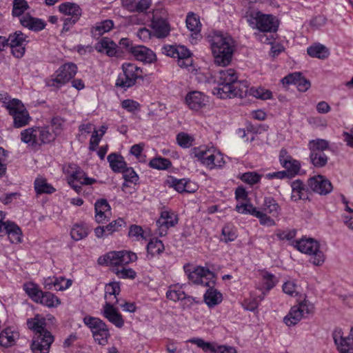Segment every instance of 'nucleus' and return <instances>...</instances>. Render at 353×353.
Here are the masks:
<instances>
[{
  "instance_id": "1",
  "label": "nucleus",
  "mask_w": 353,
  "mask_h": 353,
  "mask_svg": "<svg viewBox=\"0 0 353 353\" xmlns=\"http://www.w3.org/2000/svg\"><path fill=\"white\" fill-rule=\"evenodd\" d=\"M217 87L213 88V94L221 99L240 97L248 93V82L237 81L236 74L234 69L221 70L217 77Z\"/></svg>"
},
{
  "instance_id": "2",
  "label": "nucleus",
  "mask_w": 353,
  "mask_h": 353,
  "mask_svg": "<svg viewBox=\"0 0 353 353\" xmlns=\"http://www.w3.org/2000/svg\"><path fill=\"white\" fill-rule=\"evenodd\" d=\"M211 48L215 63L225 66L230 63L233 54L231 37L216 34L212 39Z\"/></svg>"
},
{
  "instance_id": "3",
  "label": "nucleus",
  "mask_w": 353,
  "mask_h": 353,
  "mask_svg": "<svg viewBox=\"0 0 353 353\" xmlns=\"http://www.w3.org/2000/svg\"><path fill=\"white\" fill-rule=\"evenodd\" d=\"M247 21L253 29L261 32L275 33L278 30L279 21L272 14H263L261 11L250 10L246 14Z\"/></svg>"
},
{
  "instance_id": "4",
  "label": "nucleus",
  "mask_w": 353,
  "mask_h": 353,
  "mask_svg": "<svg viewBox=\"0 0 353 353\" xmlns=\"http://www.w3.org/2000/svg\"><path fill=\"white\" fill-rule=\"evenodd\" d=\"M295 247L302 253L311 255L310 261L314 265L320 266L325 261V256L322 251L319 250V243L312 238H303L296 241Z\"/></svg>"
},
{
  "instance_id": "5",
  "label": "nucleus",
  "mask_w": 353,
  "mask_h": 353,
  "mask_svg": "<svg viewBox=\"0 0 353 353\" xmlns=\"http://www.w3.org/2000/svg\"><path fill=\"white\" fill-rule=\"evenodd\" d=\"M123 74H120L117 79V87L126 89L133 86L139 79H143L142 70L132 63H125L122 65Z\"/></svg>"
},
{
  "instance_id": "6",
  "label": "nucleus",
  "mask_w": 353,
  "mask_h": 353,
  "mask_svg": "<svg viewBox=\"0 0 353 353\" xmlns=\"http://www.w3.org/2000/svg\"><path fill=\"white\" fill-rule=\"evenodd\" d=\"M308 148L310 151V159L311 163L316 168H323L327 163L328 158L324 150L329 148L327 141L322 139H313L309 141Z\"/></svg>"
},
{
  "instance_id": "7",
  "label": "nucleus",
  "mask_w": 353,
  "mask_h": 353,
  "mask_svg": "<svg viewBox=\"0 0 353 353\" xmlns=\"http://www.w3.org/2000/svg\"><path fill=\"white\" fill-rule=\"evenodd\" d=\"M3 104L9 114L13 117L14 128H21L28 123L30 119L29 113L20 100L13 99L12 101H3Z\"/></svg>"
},
{
  "instance_id": "8",
  "label": "nucleus",
  "mask_w": 353,
  "mask_h": 353,
  "mask_svg": "<svg viewBox=\"0 0 353 353\" xmlns=\"http://www.w3.org/2000/svg\"><path fill=\"white\" fill-rule=\"evenodd\" d=\"M162 53L173 58H177L179 66L188 68L192 65V53L183 46H165L161 49Z\"/></svg>"
},
{
  "instance_id": "9",
  "label": "nucleus",
  "mask_w": 353,
  "mask_h": 353,
  "mask_svg": "<svg viewBox=\"0 0 353 353\" xmlns=\"http://www.w3.org/2000/svg\"><path fill=\"white\" fill-rule=\"evenodd\" d=\"M77 67L72 63H68L61 65L56 72V77L47 81L48 86L60 87L69 81L76 74Z\"/></svg>"
},
{
  "instance_id": "10",
  "label": "nucleus",
  "mask_w": 353,
  "mask_h": 353,
  "mask_svg": "<svg viewBox=\"0 0 353 353\" xmlns=\"http://www.w3.org/2000/svg\"><path fill=\"white\" fill-rule=\"evenodd\" d=\"M63 171L68 174V183L76 192H80L82 185L88 184V177L85 173L75 164L63 168Z\"/></svg>"
},
{
  "instance_id": "11",
  "label": "nucleus",
  "mask_w": 353,
  "mask_h": 353,
  "mask_svg": "<svg viewBox=\"0 0 353 353\" xmlns=\"http://www.w3.org/2000/svg\"><path fill=\"white\" fill-rule=\"evenodd\" d=\"M27 36L21 31H16L13 34H10L8 38H6L7 46H10L12 49L11 52L14 57L21 58L23 56L26 48L23 46L24 43H27Z\"/></svg>"
},
{
  "instance_id": "12",
  "label": "nucleus",
  "mask_w": 353,
  "mask_h": 353,
  "mask_svg": "<svg viewBox=\"0 0 353 353\" xmlns=\"http://www.w3.org/2000/svg\"><path fill=\"white\" fill-rule=\"evenodd\" d=\"M45 333L34 336L30 345L33 353H49L54 339L50 332Z\"/></svg>"
},
{
  "instance_id": "13",
  "label": "nucleus",
  "mask_w": 353,
  "mask_h": 353,
  "mask_svg": "<svg viewBox=\"0 0 353 353\" xmlns=\"http://www.w3.org/2000/svg\"><path fill=\"white\" fill-rule=\"evenodd\" d=\"M94 49L100 53H104L109 57H119L123 53L121 47H119L109 37H102L95 45Z\"/></svg>"
},
{
  "instance_id": "14",
  "label": "nucleus",
  "mask_w": 353,
  "mask_h": 353,
  "mask_svg": "<svg viewBox=\"0 0 353 353\" xmlns=\"http://www.w3.org/2000/svg\"><path fill=\"white\" fill-rule=\"evenodd\" d=\"M309 188L316 193L326 195L333 189L331 182L322 175L314 176L307 181Z\"/></svg>"
},
{
  "instance_id": "15",
  "label": "nucleus",
  "mask_w": 353,
  "mask_h": 353,
  "mask_svg": "<svg viewBox=\"0 0 353 353\" xmlns=\"http://www.w3.org/2000/svg\"><path fill=\"white\" fill-rule=\"evenodd\" d=\"M281 82L283 85H296L300 92H305L311 86L310 81L302 77L301 72L289 74L281 79Z\"/></svg>"
},
{
  "instance_id": "16",
  "label": "nucleus",
  "mask_w": 353,
  "mask_h": 353,
  "mask_svg": "<svg viewBox=\"0 0 353 353\" xmlns=\"http://www.w3.org/2000/svg\"><path fill=\"white\" fill-rule=\"evenodd\" d=\"M125 221L121 218H119L105 226L97 227L94 229V234L97 237L101 238L104 235H110L115 232L120 231L122 228L125 227Z\"/></svg>"
},
{
  "instance_id": "17",
  "label": "nucleus",
  "mask_w": 353,
  "mask_h": 353,
  "mask_svg": "<svg viewBox=\"0 0 353 353\" xmlns=\"http://www.w3.org/2000/svg\"><path fill=\"white\" fill-rule=\"evenodd\" d=\"M103 315L118 328H121L124 325L122 315L110 303L105 302L103 306Z\"/></svg>"
},
{
  "instance_id": "18",
  "label": "nucleus",
  "mask_w": 353,
  "mask_h": 353,
  "mask_svg": "<svg viewBox=\"0 0 353 353\" xmlns=\"http://www.w3.org/2000/svg\"><path fill=\"white\" fill-rule=\"evenodd\" d=\"M185 102L191 110H199L205 106L208 100L207 97L202 92L193 91L186 95Z\"/></svg>"
},
{
  "instance_id": "19",
  "label": "nucleus",
  "mask_w": 353,
  "mask_h": 353,
  "mask_svg": "<svg viewBox=\"0 0 353 353\" xmlns=\"http://www.w3.org/2000/svg\"><path fill=\"white\" fill-rule=\"evenodd\" d=\"M95 220L98 223L108 221L111 214V208L106 199L98 200L94 204Z\"/></svg>"
},
{
  "instance_id": "20",
  "label": "nucleus",
  "mask_w": 353,
  "mask_h": 353,
  "mask_svg": "<svg viewBox=\"0 0 353 353\" xmlns=\"http://www.w3.org/2000/svg\"><path fill=\"white\" fill-rule=\"evenodd\" d=\"M131 54L138 61L151 63L156 61V54L150 49L143 46H135L131 48Z\"/></svg>"
},
{
  "instance_id": "21",
  "label": "nucleus",
  "mask_w": 353,
  "mask_h": 353,
  "mask_svg": "<svg viewBox=\"0 0 353 353\" xmlns=\"http://www.w3.org/2000/svg\"><path fill=\"white\" fill-rule=\"evenodd\" d=\"M291 199L294 201L299 200H309V190L302 181L297 179L292 182Z\"/></svg>"
},
{
  "instance_id": "22",
  "label": "nucleus",
  "mask_w": 353,
  "mask_h": 353,
  "mask_svg": "<svg viewBox=\"0 0 353 353\" xmlns=\"http://www.w3.org/2000/svg\"><path fill=\"white\" fill-rule=\"evenodd\" d=\"M21 24L29 30L38 32L43 30L46 26V22L39 18L32 17L30 14L23 15L20 18Z\"/></svg>"
},
{
  "instance_id": "23",
  "label": "nucleus",
  "mask_w": 353,
  "mask_h": 353,
  "mask_svg": "<svg viewBox=\"0 0 353 353\" xmlns=\"http://www.w3.org/2000/svg\"><path fill=\"white\" fill-rule=\"evenodd\" d=\"M152 27L158 38H164L169 35L170 27L168 21L161 17H154Z\"/></svg>"
},
{
  "instance_id": "24",
  "label": "nucleus",
  "mask_w": 353,
  "mask_h": 353,
  "mask_svg": "<svg viewBox=\"0 0 353 353\" xmlns=\"http://www.w3.org/2000/svg\"><path fill=\"white\" fill-rule=\"evenodd\" d=\"M27 325L30 330L34 332V335L39 334H46L50 332L46 328V319L37 314L34 318L29 319L27 321Z\"/></svg>"
},
{
  "instance_id": "25",
  "label": "nucleus",
  "mask_w": 353,
  "mask_h": 353,
  "mask_svg": "<svg viewBox=\"0 0 353 353\" xmlns=\"http://www.w3.org/2000/svg\"><path fill=\"white\" fill-rule=\"evenodd\" d=\"M59 10L60 12L68 15L70 18H79L81 16L82 11L79 5L74 3L65 2L59 5Z\"/></svg>"
},
{
  "instance_id": "26",
  "label": "nucleus",
  "mask_w": 353,
  "mask_h": 353,
  "mask_svg": "<svg viewBox=\"0 0 353 353\" xmlns=\"http://www.w3.org/2000/svg\"><path fill=\"white\" fill-rule=\"evenodd\" d=\"M110 167L114 172H121L127 167L124 158L119 154L111 153L107 157Z\"/></svg>"
},
{
  "instance_id": "27",
  "label": "nucleus",
  "mask_w": 353,
  "mask_h": 353,
  "mask_svg": "<svg viewBox=\"0 0 353 353\" xmlns=\"http://www.w3.org/2000/svg\"><path fill=\"white\" fill-rule=\"evenodd\" d=\"M19 336V333L11 327L4 329L0 333V345L6 347L13 345Z\"/></svg>"
},
{
  "instance_id": "28",
  "label": "nucleus",
  "mask_w": 353,
  "mask_h": 353,
  "mask_svg": "<svg viewBox=\"0 0 353 353\" xmlns=\"http://www.w3.org/2000/svg\"><path fill=\"white\" fill-rule=\"evenodd\" d=\"M90 329L92 333L94 339H98V333L102 332V336H105V332H109L106 324L98 318L90 316Z\"/></svg>"
},
{
  "instance_id": "29",
  "label": "nucleus",
  "mask_w": 353,
  "mask_h": 353,
  "mask_svg": "<svg viewBox=\"0 0 353 353\" xmlns=\"http://www.w3.org/2000/svg\"><path fill=\"white\" fill-rule=\"evenodd\" d=\"M333 339L340 353H353V343L345 341L340 332L333 334Z\"/></svg>"
},
{
  "instance_id": "30",
  "label": "nucleus",
  "mask_w": 353,
  "mask_h": 353,
  "mask_svg": "<svg viewBox=\"0 0 353 353\" xmlns=\"http://www.w3.org/2000/svg\"><path fill=\"white\" fill-rule=\"evenodd\" d=\"M203 298L205 303L210 307L219 304L223 300L222 294L213 288H210L206 291Z\"/></svg>"
},
{
  "instance_id": "31",
  "label": "nucleus",
  "mask_w": 353,
  "mask_h": 353,
  "mask_svg": "<svg viewBox=\"0 0 353 353\" xmlns=\"http://www.w3.org/2000/svg\"><path fill=\"white\" fill-rule=\"evenodd\" d=\"M307 52L310 57L320 59H325L330 54L328 49L323 44L319 43L310 46L307 50Z\"/></svg>"
},
{
  "instance_id": "32",
  "label": "nucleus",
  "mask_w": 353,
  "mask_h": 353,
  "mask_svg": "<svg viewBox=\"0 0 353 353\" xmlns=\"http://www.w3.org/2000/svg\"><path fill=\"white\" fill-rule=\"evenodd\" d=\"M178 223L177 216L174 213H170L163 211L161 214V217L157 221V225L159 227H165L168 229L170 227L174 226Z\"/></svg>"
},
{
  "instance_id": "33",
  "label": "nucleus",
  "mask_w": 353,
  "mask_h": 353,
  "mask_svg": "<svg viewBox=\"0 0 353 353\" xmlns=\"http://www.w3.org/2000/svg\"><path fill=\"white\" fill-rule=\"evenodd\" d=\"M304 316L301 313V310L297 305H294L291 307L288 314L284 317L283 321L288 326L295 325Z\"/></svg>"
},
{
  "instance_id": "34",
  "label": "nucleus",
  "mask_w": 353,
  "mask_h": 353,
  "mask_svg": "<svg viewBox=\"0 0 353 353\" xmlns=\"http://www.w3.org/2000/svg\"><path fill=\"white\" fill-rule=\"evenodd\" d=\"M10 241L12 243H20L22 242V232L21 228L14 222L10 221L8 231H6Z\"/></svg>"
},
{
  "instance_id": "35",
  "label": "nucleus",
  "mask_w": 353,
  "mask_h": 353,
  "mask_svg": "<svg viewBox=\"0 0 353 353\" xmlns=\"http://www.w3.org/2000/svg\"><path fill=\"white\" fill-rule=\"evenodd\" d=\"M114 26V23L112 20L106 19L100 23H98L96 26L92 28L91 32L94 37H99L104 33L110 31Z\"/></svg>"
},
{
  "instance_id": "36",
  "label": "nucleus",
  "mask_w": 353,
  "mask_h": 353,
  "mask_svg": "<svg viewBox=\"0 0 353 353\" xmlns=\"http://www.w3.org/2000/svg\"><path fill=\"white\" fill-rule=\"evenodd\" d=\"M34 185L35 192L37 194H52L55 192V188L50 183H48L46 179L43 178H37Z\"/></svg>"
},
{
  "instance_id": "37",
  "label": "nucleus",
  "mask_w": 353,
  "mask_h": 353,
  "mask_svg": "<svg viewBox=\"0 0 353 353\" xmlns=\"http://www.w3.org/2000/svg\"><path fill=\"white\" fill-rule=\"evenodd\" d=\"M263 210L272 216H277L281 208L276 201L272 197H265L263 205Z\"/></svg>"
},
{
  "instance_id": "38",
  "label": "nucleus",
  "mask_w": 353,
  "mask_h": 353,
  "mask_svg": "<svg viewBox=\"0 0 353 353\" xmlns=\"http://www.w3.org/2000/svg\"><path fill=\"white\" fill-rule=\"evenodd\" d=\"M186 179H177L176 178L169 176L165 181V183L170 188H173L179 193H183L185 190Z\"/></svg>"
},
{
  "instance_id": "39",
  "label": "nucleus",
  "mask_w": 353,
  "mask_h": 353,
  "mask_svg": "<svg viewBox=\"0 0 353 353\" xmlns=\"http://www.w3.org/2000/svg\"><path fill=\"white\" fill-rule=\"evenodd\" d=\"M164 249L163 242L157 238L151 239L147 245V252L152 256H154L155 254H161Z\"/></svg>"
},
{
  "instance_id": "40",
  "label": "nucleus",
  "mask_w": 353,
  "mask_h": 353,
  "mask_svg": "<svg viewBox=\"0 0 353 353\" xmlns=\"http://www.w3.org/2000/svg\"><path fill=\"white\" fill-rule=\"evenodd\" d=\"M37 303L48 307H56L60 304L59 299L53 294L49 292H42Z\"/></svg>"
},
{
  "instance_id": "41",
  "label": "nucleus",
  "mask_w": 353,
  "mask_h": 353,
  "mask_svg": "<svg viewBox=\"0 0 353 353\" xmlns=\"http://www.w3.org/2000/svg\"><path fill=\"white\" fill-rule=\"evenodd\" d=\"M288 159V161H283V165H282V166L286 169L285 171L288 172V176L289 178H292L298 174L301 165L299 161L292 159V157L291 159Z\"/></svg>"
},
{
  "instance_id": "42",
  "label": "nucleus",
  "mask_w": 353,
  "mask_h": 353,
  "mask_svg": "<svg viewBox=\"0 0 353 353\" xmlns=\"http://www.w3.org/2000/svg\"><path fill=\"white\" fill-rule=\"evenodd\" d=\"M23 290L26 294L32 299L34 302H38L40 299L42 291L39 288L38 285L33 283H28L23 285Z\"/></svg>"
},
{
  "instance_id": "43",
  "label": "nucleus",
  "mask_w": 353,
  "mask_h": 353,
  "mask_svg": "<svg viewBox=\"0 0 353 353\" xmlns=\"http://www.w3.org/2000/svg\"><path fill=\"white\" fill-rule=\"evenodd\" d=\"M29 8L26 0H14L12 14L13 17H21Z\"/></svg>"
},
{
  "instance_id": "44",
  "label": "nucleus",
  "mask_w": 353,
  "mask_h": 353,
  "mask_svg": "<svg viewBox=\"0 0 353 353\" xmlns=\"http://www.w3.org/2000/svg\"><path fill=\"white\" fill-rule=\"evenodd\" d=\"M189 342L196 344L199 347L201 348L204 352H210L212 353H216L218 345H215L213 343L205 342L204 340L200 338H194L189 340Z\"/></svg>"
},
{
  "instance_id": "45",
  "label": "nucleus",
  "mask_w": 353,
  "mask_h": 353,
  "mask_svg": "<svg viewBox=\"0 0 353 353\" xmlns=\"http://www.w3.org/2000/svg\"><path fill=\"white\" fill-rule=\"evenodd\" d=\"M107 128L102 125L99 130L94 129L92 134V137L90 139V150H96L97 146L99 145L102 137L105 133Z\"/></svg>"
},
{
  "instance_id": "46",
  "label": "nucleus",
  "mask_w": 353,
  "mask_h": 353,
  "mask_svg": "<svg viewBox=\"0 0 353 353\" xmlns=\"http://www.w3.org/2000/svg\"><path fill=\"white\" fill-rule=\"evenodd\" d=\"M149 165L157 170H167L172 165V163L168 159L159 157L151 159Z\"/></svg>"
},
{
  "instance_id": "47",
  "label": "nucleus",
  "mask_w": 353,
  "mask_h": 353,
  "mask_svg": "<svg viewBox=\"0 0 353 353\" xmlns=\"http://www.w3.org/2000/svg\"><path fill=\"white\" fill-rule=\"evenodd\" d=\"M222 236L225 243L234 241L237 236L234 227L230 223L225 224L222 229Z\"/></svg>"
},
{
  "instance_id": "48",
  "label": "nucleus",
  "mask_w": 353,
  "mask_h": 353,
  "mask_svg": "<svg viewBox=\"0 0 353 353\" xmlns=\"http://www.w3.org/2000/svg\"><path fill=\"white\" fill-rule=\"evenodd\" d=\"M119 254L120 257V266H124L125 265L129 264L131 262L137 261V256L136 253L131 251H119Z\"/></svg>"
},
{
  "instance_id": "49",
  "label": "nucleus",
  "mask_w": 353,
  "mask_h": 353,
  "mask_svg": "<svg viewBox=\"0 0 353 353\" xmlns=\"http://www.w3.org/2000/svg\"><path fill=\"white\" fill-rule=\"evenodd\" d=\"M200 21L194 13L188 14L186 17V26L192 32H200Z\"/></svg>"
},
{
  "instance_id": "50",
  "label": "nucleus",
  "mask_w": 353,
  "mask_h": 353,
  "mask_svg": "<svg viewBox=\"0 0 353 353\" xmlns=\"http://www.w3.org/2000/svg\"><path fill=\"white\" fill-rule=\"evenodd\" d=\"M250 94L253 97L262 100L272 99V93L269 90H265L263 88H251L250 90Z\"/></svg>"
},
{
  "instance_id": "51",
  "label": "nucleus",
  "mask_w": 353,
  "mask_h": 353,
  "mask_svg": "<svg viewBox=\"0 0 353 353\" xmlns=\"http://www.w3.org/2000/svg\"><path fill=\"white\" fill-rule=\"evenodd\" d=\"M88 234L87 228L81 224H76L70 232L71 237L75 241H79Z\"/></svg>"
},
{
  "instance_id": "52",
  "label": "nucleus",
  "mask_w": 353,
  "mask_h": 353,
  "mask_svg": "<svg viewBox=\"0 0 353 353\" xmlns=\"http://www.w3.org/2000/svg\"><path fill=\"white\" fill-rule=\"evenodd\" d=\"M21 139L25 143L35 147V135H34V128H30L21 132Z\"/></svg>"
},
{
  "instance_id": "53",
  "label": "nucleus",
  "mask_w": 353,
  "mask_h": 353,
  "mask_svg": "<svg viewBox=\"0 0 353 353\" xmlns=\"http://www.w3.org/2000/svg\"><path fill=\"white\" fill-rule=\"evenodd\" d=\"M113 272L120 279H134L137 276V273L132 268H125L123 266H122L121 269L119 268L113 269Z\"/></svg>"
},
{
  "instance_id": "54",
  "label": "nucleus",
  "mask_w": 353,
  "mask_h": 353,
  "mask_svg": "<svg viewBox=\"0 0 353 353\" xmlns=\"http://www.w3.org/2000/svg\"><path fill=\"white\" fill-rule=\"evenodd\" d=\"M262 277L263 285L267 291H270L271 289H272L278 282L276 276L268 272H263Z\"/></svg>"
},
{
  "instance_id": "55",
  "label": "nucleus",
  "mask_w": 353,
  "mask_h": 353,
  "mask_svg": "<svg viewBox=\"0 0 353 353\" xmlns=\"http://www.w3.org/2000/svg\"><path fill=\"white\" fill-rule=\"evenodd\" d=\"M261 178V175L257 174L255 172H248L243 173L240 179L245 183L249 185H254L259 182Z\"/></svg>"
},
{
  "instance_id": "56",
  "label": "nucleus",
  "mask_w": 353,
  "mask_h": 353,
  "mask_svg": "<svg viewBox=\"0 0 353 353\" xmlns=\"http://www.w3.org/2000/svg\"><path fill=\"white\" fill-rule=\"evenodd\" d=\"M236 210L239 213L245 214H249L254 216H255V214L258 212V210L249 202L236 205Z\"/></svg>"
},
{
  "instance_id": "57",
  "label": "nucleus",
  "mask_w": 353,
  "mask_h": 353,
  "mask_svg": "<svg viewBox=\"0 0 353 353\" xmlns=\"http://www.w3.org/2000/svg\"><path fill=\"white\" fill-rule=\"evenodd\" d=\"M121 173H123V177L125 182H130L134 184L137 183L139 176L132 168L126 167Z\"/></svg>"
},
{
  "instance_id": "58",
  "label": "nucleus",
  "mask_w": 353,
  "mask_h": 353,
  "mask_svg": "<svg viewBox=\"0 0 353 353\" xmlns=\"http://www.w3.org/2000/svg\"><path fill=\"white\" fill-rule=\"evenodd\" d=\"M178 144L184 148H189L192 145L193 138L185 132H180L176 136Z\"/></svg>"
},
{
  "instance_id": "59",
  "label": "nucleus",
  "mask_w": 353,
  "mask_h": 353,
  "mask_svg": "<svg viewBox=\"0 0 353 353\" xmlns=\"http://www.w3.org/2000/svg\"><path fill=\"white\" fill-rule=\"evenodd\" d=\"M166 297L173 301L186 299V294L181 290H170L166 292Z\"/></svg>"
},
{
  "instance_id": "60",
  "label": "nucleus",
  "mask_w": 353,
  "mask_h": 353,
  "mask_svg": "<svg viewBox=\"0 0 353 353\" xmlns=\"http://www.w3.org/2000/svg\"><path fill=\"white\" fill-rule=\"evenodd\" d=\"M64 123V120L60 117H54L52 118L51 121V128L52 132L58 135L61 133L63 130V125Z\"/></svg>"
},
{
  "instance_id": "61",
  "label": "nucleus",
  "mask_w": 353,
  "mask_h": 353,
  "mask_svg": "<svg viewBox=\"0 0 353 353\" xmlns=\"http://www.w3.org/2000/svg\"><path fill=\"white\" fill-rule=\"evenodd\" d=\"M41 128L42 133L41 142H43V144L48 143L55 139L57 135L53 132H50V127Z\"/></svg>"
},
{
  "instance_id": "62",
  "label": "nucleus",
  "mask_w": 353,
  "mask_h": 353,
  "mask_svg": "<svg viewBox=\"0 0 353 353\" xmlns=\"http://www.w3.org/2000/svg\"><path fill=\"white\" fill-rule=\"evenodd\" d=\"M255 217L259 219L260 223L263 225L272 226L275 225V221L268 216L265 213L258 210L255 214Z\"/></svg>"
},
{
  "instance_id": "63",
  "label": "nucleus",
  "mask_w": 353,
  "mask_h": 353,
  "mask_svg": "<svg viewBox=\"0 0 353 353\" xmlns=\"http://www.w3.org/2000/svg\"><path fill=\"white\" fill-rule=\"evenodd\" d=\"M121 106L123 109L130 112H134L139 109L140 105L138 102L132 99H125L121 102Z\"/></svg>"
},
{
  "instance_id": "64",
  "label": "nucleus",
  "mask_w": 353,
  "mask_h": 353,
  "mask_svg": "<svg viewBox=\"0 0 353 353\" xmlns=\"http://www.w3.org/2000/svg\"><path fill=\"white\" fill-rule=\"evenodd\" d=\"M108 265L110 266H120V257L119 251H112L107 253Z\"/></svg>"
}]
</instances>
